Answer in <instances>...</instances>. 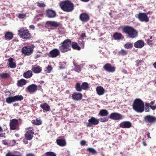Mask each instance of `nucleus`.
Returning a JSON list of instances; mask_svg holds the SVG:
<instances>
[{
    "instance_id": "1",
    "label": "nucleus",
    "mask_w": 156,
    "mask_h": 156,
    "mask_svg": "<svg viewBox=\"0 0 156 156\" xmlns=\"http://www.w3.org/2000/svg\"><path fill=\"white\" fill-rule=\"evenodd\" d=\"M59 6L62 10L67 12H72L75 7L74 4L69 0L61 2L59 4Z\"/></svg>"
},
{
    "instance_id": "2",
    "label": "nucleus",
    "mask_w": 156,
    "mask_h": 156,
    "mask_svg": "<svg viewBox=\"0 0 156 156\" xmlns=\"http://www.w3.org/2000/svg\"><path fill=\"white\" fill-rule=\"evenodd\" d=\"M123 33L126 34L130 38H133L136 37L138 35V32L133 27L126 26L122 28Z\"/></svg>"
},
{
    "instance_id": "3",
    "label": "nucleus",
    "mask_w": 156,
    "mask_h": 156,
    "mask_svg": "<svg viewBox=\"0 0 156 156\" xmlns=\"http://www.w3.org/2000/svg\"><path fill=\"white\" fill-rule=\"evenodd\" d=\"M71 41L70 40L66 39L61 42L59 46V51L62 53H66L71 50Z\"/></svg>"
},
{
    "instance_id": "4",
    "label": "nucleus",
    "mask_w": 156,
    "mask_h": 156,
    "mask_svg": "<svg viewBox=\"0 0 156 156\" xmlns=\"http://www.w3.org/2000/svg\"><path fill=\"white\" fill-rule=\"evenodd\" d=\"M134 110L137 112L142 113L144 111V104L140 99H136L132 105Z\"/></svg>"
},
{
    "instance_id": "5",
    "label": "nucleus",
    "mask_w": 156,
    "mask_h": 156,
    "mask_svg": "<svg viewBox=\"0 0 156 156\" xmlns=\"http://www.w3.org/2000/svg\"><path fill=\"white\" fill-rule=\"evenodd\" d=\"M18 34L20 37L23 39H29L31 37V34L29 30L24 28L19 30Z\"/></svg>"
},
{
    "instance_id": "6",
    "label": "nucleus",
    "mask_w": 156,
    "mask_h": 156,
    "mask_svg": "<svg viewBox=\"0 0 156 156\" xmlns=\"http://www.w3.org/2000/svg\"><path fill=\"white\" fill-rule=\"evenodd\" d=\"M148 13L139 12L135 15V17L141 22L147 23L149 20V18L147 16Z\"/></svg>"
},
{
    "instance_id": "7",
    "label": "nucleus",
    "mask_w": 156,
    "mask_h": 156,
    "mask_svg": "<svg viewBox=\"0 0 156 156\" xmlns=\"http://www.w3.org/2000/svg\"><path fill=\"white\" fill-rule=\"evenodd\" d=\"M75 88L77 91L81 92L82 90H87L89 88V85L87 82H83L82 84L79 82L76 83Z\"/></svg>"
},
{
    "instance_id": "8",
    "label": "nucleus",
    "mask_w": 156,
    "mask_h": 156,
    "mask_svg": "<svg viewBox=\"0 0 156 156\" xmlns=\"http://www.w3.org/2000/svg\"><path fill=\"white\" fill-rule=\"evenodd\" d=\"M31 127H29L26 129V132L24 136L27 140H31L33 138L34 132L33 129H31Z\"/></svg>"
},
{
    "instance_id": "9",
    "label": "nucleus",
    "mask_w": 156,
    "mask_h": 156,
    "mask_svg": "<svg viewBox=\"0 0 156 156\" xmlns=\"http://www.w3.org/2000/svg\"><path fill=\"white\" fill-rule=\"evenodd\" d=\"M10 129L11 130H14L19 127V122L15 119H12L10 120L9 123Z\"/></svg>"
},
{
    "instance_id": "10",
    "label": "nucleus",
    "mask_w": 156,
    "mask_h": 156,
    "mask_svg": "<svg viewBox=\"0 0 156 156\" xmlns=\"http://www.w3.org/2000/svg\"><path fill=\"white\" fill-rule=\"evenodd\" d=\"M21 52L25 55L29 56L33 52V49L29 46L23 47L21 49Z\"/></svg>"
},
{
    "instance_id": "11",
    "label": "nucleus",
    "mask_w": 156,
    "mask_h": 156,
    "mask_svg": "<svg viewBox=\"0 0 156 156\" xmlns=\"http://www.w3.org/2000/svg\"><path fill=\"white\" fill-rule=\"evenodd\" d=\"M88 123L87 124V126L88 127H91L93 125H96L99 123V120L95 118L92 117L88 120Z\"/></svg>"
},
{
    "instance_id": "12",
    "label": "nucleus",
    "mask_w": 156,
    "mask_h": 156,
    "mask_svg": "<svg viewBox=\"0 0 156 156\" xmlns=\"http://www.w3.org/2000/svg\"><path fill=\"white\" fill-rule=\"evenodd\" d=\"M144 120L146 123L152 124L156 121V118L152 115H147L144 117Z\"/></svg>"
},
{
    "instance_id": "13",
    "label": "nucleus",
    "mask_w": 156,
    "mask_h": 156,
    "mask_svg": "<svg viewBox=\"0 0 156 156\" xmlns=\"http://www.w3.org/2000/svg\"><path fill=\"white\" fill-rule=\"evenodd\" d=\"M59 50L54 48L51 50L48 54V56L52 58H56L60 55Z\"/></svg>"
},
{
    "instance_id": "14",
    "label": "nucleus",
    "mask_w": 156,
    "mask_h": 156,
    "mask_svg": "<svg viewBox=\"0 0 156 156\" xmlns=\"http://www.w3.org/2000/svg\"><path fill=\"white\" fill-rule=\"evenodd\" d=\"M90 19V16L86 13L83 12L79 16V19L83 22L86 23Z\"/></svg>"
},
{
    "instance_id": "15",
    "label": "nucleus",
    "mask_w": 156,
    "mask_h": 156,
    "mask_svg": "<svg viewBox=\"0 0 156 156\" xmlns=\"http://www.w3.org/2000/svg\"><path fill=\"white\" fill-rule=\"evenodd\" d=\"M103 68L106 72L109 73H113L115 70V68L112 66V65L109 63L105 64L103 66Z\"/></svg>"
},
{
    "instance_id": "16",
    "label": "nucleus",
    "mask_w": 156,
    "mask_h": 156,
    "mask_svg": "<svg viewBox=\"0 0 156 156\" xmlns=\"http://www.w3.org/2000/svg\"><path fill=\"white\" fill-rule=\"evenodd\" d=\"M109 118L114 120H120L123 119V116L118 113L113 112L110 114Z\"/></svg>"
},
{
    "instance_id": "17",
    "label": "nucleus",
    "mask_w": 156,
    "mask_h": 156,
    "mask_svg": "<svg viewBox=\"0 0 156 156\" xmlns=\"http://www.w3.org/2000/svg\"><path fill=\"white\" fill-rule=\"evenodd\" d=\"M60 23L55 21H48L45 23V27H57L59 26Z\"/></svg>"
},
{
    "instance_id": "18",
    "label": "nucleus",
    "mask_w": 156,
    "mask_h": 156,
    "mask_svg": "<svg viewBox=\"0 0 156 156\" xmlns=\"http://www.w3.org/2000/svg\"><path fill=\"white\" fill-rule=\"evenodd\" d=\"M131 122L129 121H123L119 124V126L122 128H129L132 126Z\"/></svg>"
},
{
    "instance_id": "19",
    "label": "nucleus",
    "mask_w": 156,
    "mask_h": 156,
    "mask_svg": "<svg viewBox=\"0 0 156 156\" xmlns=\"http://www.w3.org/2000/svg\"><path fill=\"white\" fill-rule=\"evenodd\" d=\"M28 91L31 94L36 91L37 90V86L35 84H32L28 86L27 87Z\"/></svg>"
},
{
    "instance_id": "20",
    "label": "nucleus",
    "mask_w": 156,
    "mask_h": 156,
    "mask_svg": "<svg viewBox=\"0 0 156 156\" xmlns=\"http://www.w3.org/2000/svg\"><path fill=\"white\" fill-rule=\"evenodd\" d=\"M56 14L54 10L48 9L46 11V16L49 18H53L55 17Z\"/></svg>"
},
{
    "instance_id": "21",
    "label": "nucleus",
    "mask_w": 156,
    "mask_h": 156,
    "mask_svg": "<svg viewBox=\"0 0 156 156\" xmlns=\"http://www.w3.org/2000/svg\"><path fill=\"white\" fill-rule=\"evenodd\" d=\"M83 95L81 93H74L72 95V97L73 99L78 101L82 99Z\"/></svg>"
},
{
    "instance_id": "22",
    "label": "nucleus",
    "mask_w": 156,
    "mask_h": 156,
    "mask_svg": "<svg viewBox=\"0 0 156 156\" xmlns=\"http://www.w3.org/2000/svg\"><path fill=\"white\" fill-rule=\"evenodd\" d=\"M144 45V42L142 40L137 41L134 43V46L136 48H142Z\"/></svg>"
},
{
    "instance_id": "23",
    "label": "nucleus",
    "mask_w": 156,
    "mask_h": 156,
    "mask_svg": "<svg viewBox=\"0 0 156 156\" xmlns=\"http://www.w3.org/2000/svg\"><path fill=\"white\" fill-rule=\"evenodd\" d=\"M32 70L35 73H38L41 72L42 70V67L39 66L35 65L32 66Z\"/></svg>"
},
{
    "instance_id": "24",
    "label": "nucleus",
    "mask_w": 156,
    "mask_h": 156,
    "mask_svg": "<svg viewBox=\"0 0 156 156\" xmlns=\"http://www.w3.org/2000/svg\"><path fill=\"white\" fill-rule=\"evenodd\" d=\"M96 91L97 94L100 96L103 95L105 92V90L101 86L97 87L96 88Z\"/></svg>"
},
{
    "instance_id": "25",
    "label": "nucleus",
    "mask_w": 156,
    "mask_h": 156,
    "mask_svg": "<svg viewBox=\"0 0 156 156\" xmlns=\"http://www.w3.org/2000/svg\"><path fill=\"white\" fill-rule=\"evenodd\" d=\"M14 59L11 58H10L8 59V61L9 62V66L11 68H15L16 67V63L13 62Z\"/></svg>"
},
{
    "instance_id": "26",
    "label": "nucleus",
    "mask_w": 156,
    "mask_h": 156,
    "mask_svg": "<svg viewBox=\"0 0 156 156\" xmlns=\"http://www.w3.org/2000/svg\"><path fill=\"white\" fill-rule=\"evenodd\" d=\"M56 143L58 145L61 147H64L66 145V142L65 140L63 139H57Z\"/></svg>"
},
{
    "instance_id": "27",
    "label": "nucleus",
    "mask_w": 156,
    "mask_h": 156,
    "mask_svg": "<svg viewBox=\"0 0 156 156\" xmlns=\"http://www.w3.org/2000/svg\"><path fill=\"white\" fill-rule=\"evenodd\" d=\"M13 34L12 32L8 31L5 34V38L7 40H10L13 38Z\"/></svg>"
},
{
    "instance_id": "28",
    "label": "nucleus",
    "mask_w": 156,
    "mask_h": 156,
    "mask_svg": "<svg viewBox=\"0 0 156 156\" xmlns=\"http://www.w3.org/2000/svg\"><path fill=\"white\" fill-rule=\"evenodd\" d=\"M40 107L43 110L46 112L49 111L50 109V107L48 104L46 103L41 104Z\"/></svg>"
},
{
    "instance_id": "29",
    "label": "nucleus",
    "mask_w": 156,
    "mask_h": 156,
    "mask_svg": "<svg viewBox=\"0 0 156 156\" xmlns=\"http://www.w3.org/2000/svg\"><path fill=\"white\" fill-rule=\"evenodd\" d=\"M27 83V81L24 79H22L19 80L17 83V86L19 87H22Z\"/></svg>"
},
{
    "instance_id": "30",
    "label": "nucleus",
    "mask_w": 156,
    "mask_h": 156,
    "mask_svg": "<svg viewBox=\"0 0 156 156\" xmlns=\"http://www.w3.org/2000/svg\"><path fill=\"white\" fill-rule=\"evenodd\" d=\"M71 46H72V47L73 49L78 51H80L81 50V47L79 46L77 43L76 42H71Z\"/></svg>"
},
{
    "instance_id": "31",
    "label": "nucleus",
    "mask_w": 156,
    "mask_h": 156,
    "mask_svg": "<svg viewBox=\"0 0 156 156\" xmlns=\"http://www.w3.org/2000/svg\"><path fill=\"white\" fill-rule=\"evenodd\" d=\"M23 76L24 77L26 78H30L33 75L32 72L30 70H28L24 72L23 73Z\"/></svg>"
},
{
    "instance_id": "32",
    "label": "nucleus",
    "mask_w": 156,
    "mask_h": 156,
    "mask_svg": "<svg viewBox=\"0 0 156 156\" xmlns=\"http://www.w3.org/2000/svg\"><path fill=\"white\" fill-rule=\"evenodd\" d=\"M122 35L121 33L116 32L114 34L113 36V37L115 40H120L121 39Z\"/></svg>"
},
{
    "instance_id": "33",
    "label": "nucleus",
    "mask_w": 156,
    "mask_h": 156,
    "mask_svg": "<svg viewBox=\"0 0 156 156\" xmlns=\"http://www.w3.org/2000/svg\"><path fill=\"white\" fill-rule=\"evenodd\" d=\"M108 114L107 110L105 109H102L100 111L99 115L100 116H107Z\"/></svg>"
},
{
    "instance_id": "34",
    "label": "nucleus",
    "mask_w": 156,
    "mask_h": 156,
    "mask_svg": "<svg viewBox=\"0 0 156 156\" xmlns=\"http://www.w3.org/2000/svg\"><path fill=\"white\" fill-rule=\"evenodd\" d=\"M15 102L17 101H21L23 99V97L22 95H16L13 96Z\"/></svg>"
},
{
    "instance_id": "35",
    "label": "nucleus",
    "mask_w": 156,
    "mask_h": 156,
    "mask_svg": "<svg viewBox=\"0 0 156 156\" xmlns=\"http://www.w3.org/2000/svg\"><path fill=\"white\" fill-rule=\"evenodd\" d=\"M6 102L9 104L12 103V102H15L13 96L9 97L6 99Z\"/></svg>"
},
{
    "instance_id": "36",
    "label": "nucleus",
    "mask_w": 156,
    "mask_h": 156,
    "mask_svg": "<svg viewBox=\"0 0 156 156\" xmlns=\"http://www.w3.org/2000/svg\"><path fill=\"white\" fill-rule=\"evenodd\" d=\"M125 48L128 49L132 48L133 47V44L132 43L127 42L124 45Z\"/></svg>"
},
{
    "instance_id": "37",
    "label": "nucleus",
    "mask_w": 156,
    "mask_h": 156,
    "mask_svg": "<svg viewBox=\"0 0 156 156\" xmlns=\"http://www.w3.org/2000/svg\"><path fill=\"white\" fill-rule=\"evenodd\" d=\"M32 123L35 125H39L41 124V121L40 120L38 119H37L32 121Z\"/></svg>"
},
{
    "instance_id": "38",
    "label": "nucleus",
    "mask_w": 156,
    "mask_h": 156,
    "mask_svg": "<svg viewBox=\"0 0 156 156\" xmlns=\"http://www.w3.org/2000/svg\"><path fill=\"white\" fill-rule=\"evenodd\" d=\"M135 62L136 63V66L138 67L142 65L144 63V61L138 59L136 60Z\"/></svg>"
},
{
    "instance_id": "39",
    "label": "nucleus",
    "mask_w": 156,
    "mask_h": 156,
    "mask_svg": "<svg viewBox=\"0 0 156 156\" xmlns=\"http://www.w3.org/2000/svg\"><path fill=\"white\" fill-rule=\"evenodd\" d=\"M10 76L9 73H4L0 74V77L2 78H6Z\"/></svg>"
},
{
    "instance_id": "40",
    "label": "nucleus",
    "mask_w": 156,
    "mask_h": 156,
    "mask_svg": "<svg viewBox=\"0 0 156 156\" xmlns=\"http://www.w3.org/2000/svg\"><path fill=\"white\" fill-rule=\"evenodd\" d=\"M118 53L119 55L124 56L126 55L128 53L125 50L122 49L119 51Z\"/></svg>"
},
{
    "instance_id": "41",
    "label": "nucleus",
    "mask_w": 156,
    "mask_h": 156,
    "mask_svg": "<svg viewBox=\"0 0 156 156\" xmlns=\"http://www.w3.org/2000/svg\"><path fill=\"white\" fill-rule=\"evenodd\" d=\"M87 150L90 153H91L92 154H95L97 153L96 151L94 148L90 147L88 148H87Z\"/></svg>"
},
{
    "instance_id": "42",
    "label": "nucleus",
    "mask_w": 156,
    "mask_h": 156,
    "mask_svg": "<svg viewBox=\"0 0 156 156\" xmlns=\"http://www.w3.org/2000/svg\"><path fill=\"white\" fill-rule=\"evenodd\" d=\"M46 156H56V154L51 151H49L46 152L45 153Z\"/></svg>"
},
{
    "instance_id": "43",
    "label": "nucleus",
    "mask_w": 156,
    "mask_h": 156,
    "mask_svg": "<svg viewBox=\"0 0 156 156\" xmlns=\"http://www.w3.org/2000/svg\"><path fill=\"white\" fill-rule=\"evenodd\" d=\"M74 70L77 72H80L81 70V67L80 66L76 65Z\"/></svg>"
},
{
    "instance_id": "44",
    "label": "nucleus",
    "mask_w": 156,
    "mask_h": 156,
    "mask_svg": "<svg viewBox=\"0 0 156 156\" xmlns=\"http://www.w3.org/2000/svg\"><path fill=\"white\" fill-rule=\"evenodd\" d=\"M146 112H149L150 111V104L149 103H146L145 104Z\"/></svg>"
},
{
    "instance_id": "45",
    "label": "nucleus",
    "mask_w": 156,
    "mask_h": 156,
    "mask_svg": "<svg viewBox=\"0 0 156 156\" xmlns=\"http://www.w3.org/2000/svg\"><path fill=\"white\" fill-rule=\"evenodd\" d=\"M108 120V118L107 117L101 118L99 119L100 121L101 122H105L107 121Z\"/></svg>"
},
{
    "instance_id": "46",
    "label": "nucleus",
    "mask_w": 156,
    "mask_h": 156,
    "mask_svg": "<svg viewBox=\"0 0 156 156\" xmlns=\"http://www.w3.org/2000/svg\"><path fill=\"white\" fill-rule=\"evenodd\" d=\"M6 156H21V155L20 154H14L12 152H9L6 154Z\"/></svg>"
},
{
    "instance_id": "47",
    "label": "nucleus",
    "mask_w": 156,
    "mask_h": 156,
    "mask_svg": "<svg viewBox=\"0 0 156 156\" xmlns=\"http://www.w3.org/2000/svg\"><path fill=\"white\" fill-rule=\"evenodd\" d=\"M37 5L41 8H43L44 7L45 5L44 3H40L39 2H37Z\"/></svg>"
},
{
    "instance_id": "48",
    "label": "nucleus",
    "mask_w": 156,
    "mask_h": 156,
    "mask_svg": "<svg viewBox=\"0 0 156 156\" xmlns=\"http://www.w3.org/2000/svg\"><path fill=\"white\" fill-rule=\"evenodd\" d=\"M25 13H20L19 14L18 17L20 19L24 18L26 16Z\"/></svg>"
},
{
    "instance_id": "49",
    "label": "nucleus",
    "mask_w": 156,
    "mask_h": 156,
    "mask_svg": "<svg viewBox=\"0 0 156 156\" xmlns=\"http://www.w3.org/2000/svg\"><path fill=\"white\" fill-rule=\"evenodd\" d=\"M47 70L48 73H49L51 71L52 69V68L51 66L48 65L47 68Z\"/></svg>"
},
{
    "instance_id": "50",
    "label": "nucleus",
    "mask_w": 156,
    "mask_h": 156,
    "mask_svg": "<svg viewBox=\"0 0 156 156\" xmlns=\"http://www.w3.org/2000/svg\"><path fill=\"white\" fill-rule=\"evenodd\" d=\"M86 142L84 140H82L80 142V144L82 146H84L86 144Z\"/></svg>"
},
{
    "instance_id": "51",
    "label": "nucleus",
    "mask_w": 156,
    "mask_h": 156,
    "mask_svg": "<svg viewBox=\"0 0 156 156\" xmlns=\"http://www.w3.org/2000/svg\"><path fill=\"white\" fill-rule=\"evenodd\" d=\"M84 41H82L81 43H80V44H81V48H84Z\"/></svg>"
},
{
    "instance_id": "52",
    "label": "nucleus",
    "mask_w": 156,
    "mask_h": 156,
    "mask_svg": "<svg viewBox=\"0 0 156 156\" xmlns=\"http://www.w3.org/2000/svg\"><path fill=\"white\" fill-rule=\"evenodd\" d=\"M147 43L148 44L151 45L152 43V41L150 39H147Z\"/></svg>"
},
{
    "instance_id": "53",
    "label": "nucleus",
    "mask_w": 156,
    "mask_h": 156,
    "mask_svg": "<svg viewBox=\"0 0 156 156\" xmlns=\"http://www.w3.org/2000/svg\"><path fill=\"white\" fill-rule=\"evenodd\" d=\"M80 37L82 38H84L85 37H86V36L85 33H82L80 36Z\"/></svg>"
},
{
    "instance_id": "54",
    "label": "nucleus",
    "mask_w": 156,
    "mask_h": 156,
    "mask_svg": "<svg viewBox=\"0 0 156 156\" xmlns=\"http://www.w3.org/2000/svg\"><path fill=\"white\" fill-rule=\"evenodd\" d=\"M150 108L151 109L153 110H155V109L156 108L155 107V106H154L151 105H150Z\"/></svg>"
},
{
    "instance_id": "55",
    "label": "nucleus",
    "mask_w": 156,
    "mask_h": 156,
    "mask_svg": "<svg viewBox=\"0 0 156 156\" xmlns=\"http://www.w3.org/2000/svg\"><path fill=\"white\" fill-rule=\"evenodd\" d=\"M26 156H35V155L32 153H29L27 154Z\"/></svg>"
},
{
    "instance_id": "56",
    "label": "nucleus",
    "mask_w": 156,
    "mask_h": 156,
    "mask_svg": "<svg viewBox=\"0 0 156 156\" xmlns=\"http://www.w3.org/2000/svg\"><path fill=\"white\" fill-rule=\"evenodd\" d=\"M29 28L30 29H34L35 28V27L34 25H31L29 26Z\"/></svg>"
},
{
    "instance_id": "57",
    "label": "nucleus",
    "mask_w": 156,
    "mask_h": 156,
    "mask_svg": "<svg viewBox=\"0 0 156 156\" xmlns=\"http://www.w3.org/2000/svg\"><path fill=\"white\" fill-rule=\"evenodd\" d=\"M147 137H148V138H150V139L151 138V136H150V133H149V132H148L147 133Z\"/></svg>"
},
{
    "instance_id": "58",
    "label": "nucleus",
    "mask_w": 156,
    "mask_h": 156,
    "mask_svg": "<svg viewBox=\"0 0 156 156\" xmlns=\"http://www.w3.org/2000/svg\"><path fill=\"white\" fill-rule=\"evenodd\" d=\"M155 101L154 100L151 101L150 104L151 105H153L155 103Z\"/></svg>"
},
{
    "instance_id": "59",
    "label": "nucleus",
    "mask_w": 156,
    "mask_h": 156,
    "mask_svg": "<svg viewBox=\"0 0 156 156\" xmlns=\"http://www.w3.org/2000/svg\"><path fill=\"white\" fill-rule=\"evenodd\" d=\"M41 55L40 54H37L36 56L35 57V58H38L40 57Z\"/></svg>"
},
{
    "instance_id": "60",
    "label": "nucleus",
    "mask_w": 156,
    "mask_h": 156,
    "mask_svg": "<svg viewBox=\"0 0 156 156\" xmlns=\"http://www.w3.org/2000/svg\"><path fill=\"white\" fill-rule=\"evenodd\" d=\"M5 135V133H0V137H3Z\"/></svg>"
},
{
    "instance_id": "61",
    "label": "nucleus",
    "mask_w": 156,
    "mask_h": 156,
    "mask_svg": "<svg viewBox=\"0 0 156 156\" xmlns=\"http://www.w3.org/2000/svg\"><path fill=\"white\" fill-rule=\"evenodd\" d=\"M27 140L26 139V140H23V141L24 143L26 144H27L28 143V142Z\"/></svg>"
},
{
    "instance_id": "62",
    "label": "nucleus",
    "mask_w": 156,
    "mask_h": 156,
    "mask_svg": "<svg viewBox=\"0 0 156 156\" xmlns=\"http://www.w3.org/2000/svg\"><path fill=\"white\" fill-rule=\"evenodd\" d=\"M154 67L156 69V61L153 64Z\"/></svg>"
},
{
    "instance_id": "63",
    "label": "nucleus",
    "mask_w": 156,
    "mask_h": 156,
    "mask_svg": "<svg viewBox=\"0 0 156 156\" xmlns=\"http://www.w3.org/2000/svg\"><path fill=\"white\" fill-rule=\"evenodd\" d=\"M35 47V46L33 44H32L31 46V47H30V48H32L33 49Z\"/></svg>"
},
{
    "instance_id": "64",
    "label": "nucleus",
    "mask_w": 156,
    "mask_h": 156,
    "mask_svg": "<svg viewBox=\"0 0 156 156\" xmlns=\"http://www.w3.org/2000/svg\"><path fill=\"white\" fill-rule=\"evenodd\" d=\"M142 143L143 144V145L144 146H147V144L146 143V142H142Z\"/></svg>"
}]
</instances>
